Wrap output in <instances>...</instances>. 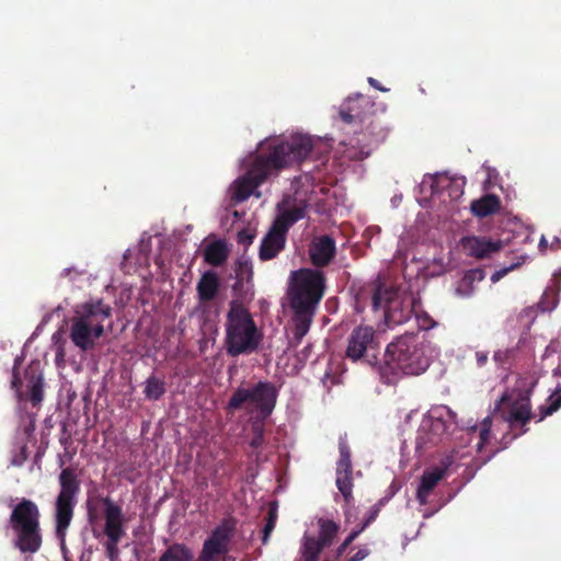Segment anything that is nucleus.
Listing matches in <instances>:
<instances>
[{
    "instance_id": "1",
    "label": "nucleus",
    "mask_w": 561,
    "mask_h": 561,
    "mask_svg": "<svg viewBox=\"0 0 561 561\" xmlns=\"http://www.w3.org/2000/svg\"><path fill=\"white\" fill-rule=\"evenodd\" d=\"M309 144L278 142L271 147L267 152H257L250 156L247 173L234 180L229 187L231 201L238 204L248 199L274 170L298 160L301 149L310 150V147L306 146Z\"/></svg>"
},
{
    "instance_id": "2",
    "label": "nucleus",
    "mask_w": 561,
    "mask_h": 561,
    "mask_svg": "<svg viewBox=\"0 0 561 561\" xmlns=\"http://www.w3.org/2000/svg\"><path fill=\"white\" fill-rule=\"evenodd\" d=\"M112 317V307L102 299H90L78 305L70 319L69 337L82 352L94 348L105 332V321Z\"/></svg>"
},
{
    "instance_id": "3",
    "label": "nucleus",
    "mask_w": 561,
    "mask_h": 561,
    "mask_svg": "<svg viewBox=\"0 0 561 561\" xmlns=\"http://www.w3.org/2000/svg\"><path fill=\"white\" fill-rule=\"evenodd\" d=\"M225 332L227 354L233 357L255 352L263 339L250 311L238 301H232L229 306Z\"/></svg>"
},
{
    "instance_id": "4",
    "label": "nucleus",
    "mask_w": 561,
    "mask_h": 561,
    "mask_svg": "<svg viewBox=\"0 0 561 561\" xmlns=\"http://www.w3.org/2000/svg\"><path fill=\"white\" fill-rule=\"evenodd\" d=\"M386 363L403 375L419 376L430 366V344L419 334L400 335L387 345Z\"/></svg>"
},
{
    "instance_id": "5",
    "label": "nucleus",
    "mask_w": 561,
    "mask_h": 561,
    "mask_svg": "<svg viewBox=\"0 0 561 561\" xmlns=\"http://www.w3.org/2000/svg\"><path fill=\"white\" fill-rule=\"evenodd\" d=\"M277 209L278 215L260 247L259 256L262 261L274 259L284 249L287 230L306 216L307 204L305 201L296 202L293 197L286 196L277 205Z\"/></svg>"
},
{
    "instance_id": "6",
    "label": "nucleus",
    "mask_w": 561,
    "mask_h": 561,
    "mask_svg": "<svg viewBox=\"0 0 561 561\" xmlns=\"http://www.w3.org/2000/svg\"><path fill=\"white\" fill-rule=\"evenodd\" d=\"M324 290L323 272L312 268H299L290 272L287 298L293 310L316 311Z\"/></svg>"
},
{
    "instance_id": "7",
    "label": "nucleus",
    "mask_w": 561,
    "mask_h": 561,
    "mask_svg": "<svg viewBox=\"0 0 561 561\" xmlns=\"http://www.w3.org/2000/svg\"><path fill=\"white\" fill-rule=\"evenodd\" d=\"M10 524L16 534L15 547L21 552L34 553L42 545L39 510L27 499H22L12 510Z\"/></svg>"
},
{
    "instance_id": "8",
    "label": "nucleus",
    "mask_w": 561,
    "mask_h": 561,
    "mask_svg": "<svg viewBox=\"0 0 561 561\" xmlns=\"http://www.w3.org/2000/svg\"><path fill=\"white\" fill-rule=\"evenodd\" d=\"M531 389L518 391L506 390L494 403L492 416L506 422L511 431L519 427V432L513 438L525 434L526 424L534 417L530 403Z\"/></svg>"
},
{
    "instance_id": "9",
    "label": "nucleus",
    "mask_w": 561,
    "mask_h": 561,
    "mask_svg": "<svg viewBox=\"0 0 561 561\" xmlns=\"http://www.w3.org/2000/svg\"><path fill=\"white\" fill-rule=\"evenodd\" d=\"M277 399V389L272 382L260 381L252 387H239L231 396L228 408L232 410L245 409L256 413L260 417H267L274 410Z\"/></svg>"
},
{
    "instance_id": "10",
    "label": "nucleus",
    "mask_w": 561,
    "mask_h": 561,
    "mask_svg": "<svg viewBox=\"0 0 561 561\" xmlns=\"http://www.w3.org/2000/svg\"><path fill=\"white\" fill-rule=\"evenodd\" d=\"M58 480L60 491L55 502V524L58 538L64 540L73 517L80 482L75 469L69 467L61 470Z\"/></svg>"
},
{
    "instance_id": "11",
    "label": "nucleus",
    "mask_w": 561,
    "mask_h": 561,
    "mask_svg": "<svg viewBox=\"0 0 561 561\" xmlns=\"http://www.w3.org/2000/svg\"><path fill=\"white\" fill-rule=\"evenodd\" d=\"M375 102L367 95L357 93L348 96L340 106L339 117L346 125L353 126L354 131L378 135Z\"/></svg>"
},
{
    "instance_id": "12",
    "label": "nucleus",
    "mask_w": 561,
    "mask_h": 561,
    "mask_svg": "<svg viewBox=\"0 0 561 561\" xmlns=\"http://www.w3.org/2000/svg\"><path fill=\"white\" fill-rule=\"evenodd\" d=\"M373 307L375 310L383 309L388 327L405 323L412 312V304L409 298L401 296L393 287L381 283L375 284Z\"/></svg>"
},
{
    "instance_id": "13",
    "label": "nucleus",
    "mask_w": 561,
    "mask_h": 561,
    "mask_svg": "<svg viewBox=\"0 0 561 561\" xmlns=\"http://www.w3.org/2000/svg\"><path fill=\"white\" fill-rule=\"evenodd\" d=\"M103 503V518L104 526L103 533L106 540L103 542L106 557L111 561L119 560V548L118 543L126 536V523L127 519L124 515L123 508L111 497H104Z\"/></svg>"
},
{
    "instance_id": "14",
    "label": "nucleus",
    "mask_w": 561,
    "mask_h": 561,
    "mask_svg": "<svg viewBox=\"0 0 561 561\" xmlns=\"http://www.w3.org/2000/svg\"><path fill=\"white\" fill-rule=\"evenodd\" d=\"M232 533L233 526L230 522L225 520L216 527L211 535L204 541L197 561H217L221 554L228 551Z\"/></svg>"
},
{
    "instance_id": "15",
    "label": "nucleus",
    "mask_w": 561,
    "mask_h": 561,
    "mask_svg": "<svg viewBox=\"0 0 561 561\" xmlns=\"http://www.w3.org/2000/svg\"><path fill=\"white\" fill-rule=\"evenodd\" d=\"M447 426L442 416L427 415L422 420L416 436V449L424 451L438 445L446 435Z\"/></svg>"
},
{
    "instance_id": "16",
    "label": "nucleus",
    "mask_w": 561,
    "mask_h": 561,
    "mask_svg": "<svg viewBox=\"0 0 561 561\" xmlns=\"http://www.w3.org/2000/svg\"><path fill=\"white\" fill-rule=\"evenodd\" d=\"M340 459L336 462V486L348 503L353 499L351 449L345 437L339 440Z\"/></svg>"
},
{
    "instance_id": "17",
    "label": "nucleus",
    "mask_w": 561,
    "mask_h": 561,
    "mask_svg": "<svg viewBox=\"0 0 561 561\" xmlns=\"http://www.w3.org/2000/svg\"><path fill=\"white\" fill-rule=\"evenodd\" d=\"M375 330L370 325L360 324L353 329L347 340L345 355L353 362L362 359L375 344Z\"/></svg>"
},
{
    "instance_id": "18",
    "label": "nucleus",
    "mask_w": 561,
    "mask_h": 561,
    "mask_svg": "<svg viewBox=\"0 0 561 561\" xmlns=\"http://www.w3.org/2000/svg\"><path fill=\"white\" fill-rule=\"evenodd\" d=\"M335 241L330 236L314 237L309 244V257L316 267L328 266L335 256Z\"/></svg>"
},
{
    "instance_id": "19",
    "label": "nucleus",
    "mask_w": 561,
    "mask_h": 561,
    "mask_svg": "<svg viewBox=\"0 0 561 561\" xmlns=\"http://www.w3.org/2000/svg\"><path fill=\"white\" fill-rule=\"evenodd\" d=\"M461 245L468 255L476 259L489 257L503 248L502 241H492L485 237H465L461 239Z\"/></svg>"
},
{
    "instance_id": "20",
    "label": "nucleus",
    "mask_w": 561,
    "mask_h": 561,
    "mask_svg": "<svg viewBox=\"0 0 561 561\" xmlns=\"http://www.w3.org/2000/svg\"><path fill=\"white\" fill-rule=\"evenodd\" d=\"M445 473L444 468H433L423 472L416 491V500L421 505L427 504L430 494L445 477Z\"/></svg>"
},
{
    "instance_id": "21",
    "label": "nucleus",
    "mask_w": 561,
    "mask_h": 561,
    "mask_svg": "<svg viewBox=\"0 0 561 561\" xmlns=\"http://www.w3.org/2000/svg\"><path fill=\"white\" fill-rule=\"evenodd\" d=\"M220 282L215 271H206L202 274L196 285L197 298L201 302L214 300L219 293Z\"/></svg>"
},
{
    "instance_id": "22",
    "label": "nucleus",
    "mask_w": 561,
    "mask_h": 561,
    "mask_svg": "<svg viewBox=\"0 0 561 561\" xmlns=\"http://www.w3.org/2000/svg\"><path fill=\"white\" fill-rule=\"evenodd\" d=\"M229 255L228 244L224 240L208 242L203 250V256L206 263L213 266L222 265Z\"/></svg>"
},
{
    "instance_id": "23",
    "label": "nucleus",
    "mask_w": 561,
    "mask_h": 561,
    "mask_svg": "<svg viewBox=\"0 0 561 561\" xmlns=\"http://www.w3.org/2000/svg\"><path fill=\"white\" fill-rule=\"evenodd\" d=\"M501 202L497 196L489 194L471 203V211L480 218L490 216L500 209Z\"/></svg>"
},
{
    "instance_id": "24",
    "label": "nucleus",
    "mask_w": 561,
    "mask_h": 561,
    "mask_svg": "<svg viewBox=\"0 0 561 561\" xmlns=\"http://www.w3.org/2000/svg\"><path fill=\"white\" fill-rule=\"evenodd\" d=\"M318 524V536L316 541L324 546L325 548L331 546L335 536L339 533L340 526L334 520L320 517Z\"/></svg>"
},
{
    "instance_id": "25",
    "label": "nucleus",
    "mask_w": 561,
    "mask_h": 561,
    "mask_svg": "<svg viewBox=\"0 0 561 561\" xmlns=\"http://www.w3.org/2000/svg\"><path fill=\"white\" fill-rule=\"evenodd\" d=\"M314 313L316 311L310 310H294V339L296 343H300L304 336L308 333Z\"/></svg>"
},
{
    "instance_id": "26",
    "label": "nucleus",
    "mask_w": 561,
    "mask_h": 561,
    "mask_svg": "<svg viewBox=\"0 0 561 561\" xmlns=\"http://www.w3.org/2000/svg\"><path fill=\"white\" fill-rule=\"evenodd\" d=\"M27 388L30 390V399L33 404H38L43 400V376L34 366L31 365L26 370Z\"/></svg>"
},
{
    "instance_id": "27",
    "label": "nucleus",
    "mask_w": 561,
    "mask_h": 561,
    "mask_svg": "<svg viewBox=\"0 0 561 561\" xmlns=\"http://www.w3.org/2000/svg\"><path fill=\"white\" fill-rule=\"evenodd\" d=\"M325 547L316 541V537L305 534L301 539L300 558L301 561H318Z\"/></svg>"
},
{
    "instance_id": "28",
    "label": "nucleus",
    "mask_w": 561,
    "mask_h": 561,
    "mask_svg": "<svg viewBox=\"0 0 561 561\" xmlns=\"http://www.w3.org/2000/svg\"><path fill=\"white\" fill-rule=\"evenodd\" d=\"M192 550L183 543L171 545L159 558L158 561H193Z\"/></svg>"
},
{
    "instance_id": "29",
    "label": "nucleus",
    "mask_w": 561,
    "mask_h": 561,
    "mask_svg": "<svg viewBox=\"0 0 561 561\" xmlns=\"http://www.w3.org/2000/svg\"><path fill=\"white\" fill-rule=\"evenodd\" d=\"M483 279V272L481 270H471L468 271L456 289L457 294L460 296H469L473 291L474 282Z\"/></svg>"
},
{
    "instance_id": "30",
    "label": "nucleus",
    "mask_w": 561,
    "mask_h": 561,
    "mask_svg": "<svg viewBox=\"0 0 561 561\" xmlns=\"http://www.w3.org/2000/svg\"><path fill=\"white\" fill-rule=\"evenodd\" d=\"M145 397L148 400H159L165 393V383L156 376H150L145 381Z\"/></svg>"
},
{
    "instance_id": "31",
    "label": "nucleus",
    "mask_w": 561,
    "mask_h": 561,
    "mask_svg": "<svg viewBox=\"0 0 561 561\" xmlns=\"http://www.w3.org/2000/svg\"><path fill=\"white\" fill-rule=\"evenodd\" d=\"M277 518H278V504H277V502H271L268 505V512H267L265 525H264L263 531H262L263 533L262 534V542L264 545L267 543L270 536L276 526Z\"/></svg>"
},
{
    "instance_id": "32",
    "label": "nucleus",
    "mask_w": 561,
    "mask_h": 561,
    "mask_svg": "<svg viewBox=\"0 0 561 561\" xmlns=\"http://www.w3.org/2000/svg\"><path fill=\"white\" fill-rule=\"evenodd\" d=\"M263 140H332L331 138L324 137H313L308 133H304L299 129H291L283 133L279 137L276 136H267Z\"/></svg>"
},
{
    "instance_id": "33",
    "label": "nucleus",
    "mask_w": 561,
    "mask_h": 561,
    "mask_svg": "<svg viewBox=\"0 0 561 561\" xmlns=\"http://www.w3.org/2000/svg\"><path fill=\"white\" fill-rule=\"evenodd\" d=\"M547 401V407H540V416L538 422L542 421L546 416L551 415L561 408V386L556 389Z\"/></svg>"
},
{
    "instance_id": "34",
    "label": "nucleus",
    "mask_w": 561,
    "mask_h": 561,
    "mask_svg": "<svg viewBox=\"0 0 561 561\" xmlns=\"http://www.w3.org/2000/svg\"><path fill=\"white\" fill-rule=\"evenodd\" d=\"M492 414L484 417L481 422L479 437L480 440L477 444L478 450H481L491 439V427H492Z\"/></svg>"
},
{
    "instance_id": "35",
    "label": "nucleus",
    "mask_w": 561,
    "mask_h": 561,
    "mask_svg": "<svg viewBox=\"0 0 561 561\" xmlns=\"http://www.w3.org/2000/svg\"><path fill=\"white\" fill-rule=\"evenodd\" d=\"M253 437L250 442L251 447L259 448L264 440V424L262 421L256 420L252 423Z\"/></svg>"
},
{
    "instance_id": "36",
    "label": "nucleus",
    "mask_w": 561,
    "mask_h": 561,
    "mask_svg": "<svg viewBox=\"0 0 561 561\" xmlns=\"http://www.w3.org/2000/svg\"><path fill=\"white\" fill-rule=\"evenodd\" d=\"M415 317H416L419 327L423 330H430V329L434 328L436 324L434 322V320L426 312L416 313Z\"/></svg>"
},
{
    "instance_id": "37",
    "label": "nucleus",
    "mask_w": 561,
    "mask_h": 561,
    "mask_svg": "<svg viewBox=\"0 0 561 561\" xmlns=\"http://www.w3.org/2000/svg\"><path fill=\"white\" fill-rule=\"evenodd\" d=\"M523 261H518L512 265H510L508 267H504V268H501L496 272H494L491 276V280L493 283H496L499 282L502 277H504L510 271H513L514 268L518 267L519 265H522Z\"/></svg>"
},
{
    "instance_id": "38",
    "label": "nucleus",
    "mask_w": 561,
    "mask_h": 561,
    "mask_svg": "<svg viewBox=\"0 0 561 561\" xmlns=\"http://www.w3.org/2000/svg\"><path fill=\"white\" fill-rule=\"evenodd\" d=\"M370 553V550L367 547H363L358 549V551L350 558L347 561H363L365 558H367Z\"/></svg>"
},
{
    "instance_id": "39",
    "label": "nucleus",
    "mask_w": 561,
    "mask_h": 561,
    "mask_svg": "<svg viewBox=\"0 0 561 561\" xmlns=\"http://www.w3.org/2000/svg\"><path fill=\"white\" fill-rule=\"evenodd\" d=\"M16 370H18V366L15 365L13 368V379L11 381V386H12V388H14L16 390L18 397H19V399H21L22 398V393L20 391L21 380L18 376Z\"/></svg>"
},
{
    "instance_id": "40",
    "label": "nucleus",
    "mask_w": 561,
    "mask_h": 561,
    "mask_svg": "<svg viewBox=\"0 0 561 561\" xmlns=\"http://www.w3.org/2000/svg\"><path fill=\"white\" fill-rule=\"evenodd\" d=\"M368 83H369L373 88H375V89H377V90H379V91H382V92L388 91V89H386V88L381 87V85H380V83L378 82V80H376L375 78L369 77V78H368Z\"/></svg>"
},
{
    "instance_id": "41",
    "label": "nucleus",
    "mask_w": 561,
    "mask_h": 561,
    "mask_svg": "<svg viewBox=\"0 0 561 561\" xmlns=\"http://www.w3.org/2000/svg\"><path fill=\"white\" fill-rule=\"evenodd\" d=\"M377 514H378V510H377V508H374V510L370 512L369 516L366 518V520L363 523V525H362V526H363L364 528H366V527H367V526H368V525H369V524H370V523L376 518Z\"/></svg>"
},
{
    "instance_id": "42",
    "label": "nucleus",
    "mask_w": 561,
    "mask_h": 561,
    "mask_svg": "<svg viewBox=\"0 0 561 561\" xmlns=\"http://www.w3.org/2000/svg\"><path fill=\"white\" fill-rule=\"evenodd\" d=\"M488 356L484 353H477V362L479 366H482L486 363Z\"/></svg>"
},
{
    "instance_id": "43",
    "label": "nucleus",
    "mask_w": 561,
    "mask_h": 561,
    "mask_svg": "<svg viewBox=\"0 0 561 561\" xmlns=\"http://www.w3.org/2000/svg\"><path fill=\"white\" fill-rule=\"evenodd\" d=\"M507 356V352H503V351H497L494 353V359L497 360V362H502L506 358Z\"/></svg>"
},
{
    "instance_id": "44",
    "label": "nucleus",
    "mask_w": 561,
    "mask_h": 561,
    "mask_svg": "<svg viewBox=\"0 0 561 561\" xmlns=\"http://www.w3.org/2000/svg\"><path fill=\"white\" fill-rule=\"evenodd\" d=\"M548 249V240L542 236L539 241V250L545 253Z\"/></svg>"
},
{
    "instance_id": "45",
    "label": "nucleus",
    "mask_w": 561,
    "mask_h": 561,
    "mask_svg": "<svg viewBox=\"0 0 561 561\" xmlns=\"http://www.w3.org/2000/svg\"><path fill=\"white\" fill-rule=\"evenodd\" d=\"M364 529L365 528L363 526H360L358 529H355V530L351 531L348 537L354 541L359 536V534L362 531H364Z\"/></svg>"
},
{
    "instance_id": "46",
    "label": "nucleus",
    "mask_w": 561,
    "mask_h": 561,
    "mask_svg": "<svg viewBox=\"0 0 561 561\" xmlns=\"http://www.w3.org/2000/svg\"><path fill=\"white\" fill-rule=\"evenodd\" d=\"M239 268H240L241 271H243V270H244V271H250V272H251V266H250L247 262H240V263H239Z\"/></svg>"
},
{
    "instance_id": "47",
    "label": "nucleus",
    "mask_w": 561,
    "mask_h": 561,
    "mask_svg": "<svg viewBox=\"0 0 561 561\" xmlns=\"http://www.w3.org/2000/svg\"><path fill=\"white\" fill-rule=\"evenodd\" d=\"M243 239H244V240H247V242H248V243H251V242H252V237H251V236H245V234H243V233H240V234H239V240H240V241H243Z\"/></svg>"
},
{
    "instance_id": "48",
    "label": "nucleus",
    "mask_w": 561,
    "mask_h": 561,
    "mask_svg": "<svg viewBox=\"0 0 561 561\" xmlns=\"http://www.w3.org/2000/svg\"><path fill=\"white\" fill-rule=\"evenodd\" d=\"M347 547L348 546H346L345 543L342 542L341 546L336 550V554L341 556L346 550Z\"/></svg>"
},
{
    "instance_id": "49",
    "label": "nucleus",
    "mask_w": 561,
    "mask_h": 561,
    "mask_svg": "<svg viewBox=\"0 0 561 561\" xmlns=\"http://www.w3.org/2000/svg\"><path fill=\"white\" fill-rule=\"evenodd\" d=\"M347 547L348 546H346L345 543L342 542L341 546L336 550V554L341 556L346 550Z\"/></svg>"
},
{
    "instance_id": "50",
    "label": "nucleus",
    "mask_w": 561,
    "mask_h": 561,
    "mask_svg": "<svg viewBox=\"0 0 561 561\" xmlns=\"http://www.w3.org/2000/svg\"><path fill=\"white\" fill-rule=\"evenodd\" d=\"M352 542H353V540L348 536L343 541V543H345L346 546H350Z\"/></svg>"
},
{
    "instance_id": "51",
    "label": "nucleus",
    "mask_w": 561,
    "mask_h": 561,
    "mask_svg": "<svg viewBox=\"0 0 561 561\" xmlns=\"http://www.w3.org/2000/svg\"><path fill=\"white\" fill-rule=\"evenodd\" d=\"M352 542H353V540L348 536L343 541V543H345L346 546H350Z\"/></svg>"
},
{
    "instance_id": "52",
    "label": "nucleus",
    "mask_w": 561,
    "mask_h": 561,
    "mask_svg": "<svg viewBox=\"0 0 561 561\" xmlns=\"http://www.w3.org/2000/svg\"><path fill=\"white\" fill-rule=\"evenodd\" d=\"M69 274H70V268H65V270L62 271V275H64V276H67V275H69Z\"/></svg>"
},
{
    "instance_id": "53",
    "label": "nucleus",
    "mask_w": 561,
    "mask_h": 561,
    "mask_svg": "<svg viewBox=\"0 0 561 561\" xmlns=\"http://www.w3.org/2000/svg\"><path fill=\"white\" fill-rule=\"evenodd\" d=\"M12 463H13V465H15V466H21V465H22V461H15V460H13V462H12Z\"/></svg>"
},
{
    "instance_id": "54",
    "label": "nucleus",
    "mask_w": 561,
    "mask_h": 561,
    "mask_svg": "<svg viewBox=\"0 0 561 561\" xmlns=\"http://www.w3.org/2000/svg\"><path fill=\"white\" fill-rule=\"evenodd\" d=\"M352 159H358V160H362L363 157H354V156H351Z\"/></svg>"
},
{
    "instance_id": "55",
    "label": "nucleus",
    "mask_w": 561,
    "mask_h": 561,
    "mask_svg": "<svg viewBox=\"0 0 561 561\" xmlns=\"http://www.w3.org/2000/svg\"><path fill=\"white\" fill-rule=\"evenodd\" d=\"M446 410H447V413H448L449 415H454V413L450 411V409L446 408Z\"/></svg>"
},
{
    "instance_id": "56",
    "label": "nucleus",
    "mask_w": 561,
    "mask_h": 561,
    "mask_svg": "<svg viewBox=\"0 0 561 561\" xmlns=\"http://www.w3.org/2000/svg\"><path fill=\"white\" fill-rule=\"evenodd\" d=\"M411 414H412V412L407 415V420H410Z\"/></svg>"
}]
</instances>
